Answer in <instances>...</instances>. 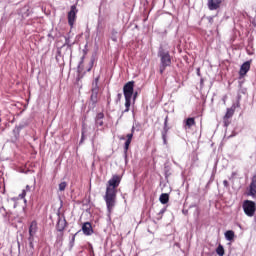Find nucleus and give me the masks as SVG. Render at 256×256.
<instances>
[{"mask_svg":"<svg viewBox=\"0 0 256 256\" xmlns=\"http://www.w3.org/2000/svg\"><path fill=\"white\" fill-rule=\"evenodd\" d=\"M83 137H85V130L84 129L82 130V139H83Z\"/></svg>","mask_w":256,"mask_h":256,"instance_id":"31","label":"nucleus"},{"mask_svg":"<svg viewBox=\"0 0 256 256\" xmlns=\"http://www.w3.org/2000/svg\"><path fill=\"white\" fill-rule=\"evenodd\" d=\"M223 121H224V127H229V125L231 123V122H229V119H223Z\"/></svg>","mask_w":256,"mask_h":256,"instance_id":"27","label":"nucleus"},{"mask_svg":"<svg viewBox=\"0 0 256 256\" xmlns=\"http://www.w3.org/2000/svg\"><path fill=\"white\" fill-rule=\"evenodd\" d=\"M65 229H67V220L65 218H59L56 224V231L61 233V237H63V231H65Z\"/></svg>","mask_w":256,"mask_h":256,"instance_id":"7","label":"nucleus"},{"mask_svg":"<svg viewBox=\"0 0 256 256\" xmlns=\"http://www.w3.org/2000/svg\"><path fill=\"white\" fill-rule=\"evenodd\" d=\"M121 141H125V136L120 137Z\"/></svg>","mask_w":256,"mask_h":256,"instance_id":"33","label":"nucleus"},{"mask_svg":"<svg viewBox=\"0 0 256 256\" xmlns=\"http://www.w3.org/2000/svg\"><path fill=\"white\" fill-rule=\"evenodd\" d=\"M134 89H135V81L127 82L123 87L124 97L133 98Z\"/></svg>","mask_w":256,"mask_h":256,"instance_id":"5","label":"nucleus"},{"mask_svg":"<svg viewBox=\"0 0 256 256\" xmlns=\"http://www.w3.org/2000/svg\"><path fill=\"white\" fill-rule=\"evenodd\" d=\"M195 125H197L195 118H187L184 122V129H191V127H195Z\"/></svg>","mask_w":256,"mask_h":256,"instance_id":"12","label":"nucleus"},{"mask_svg":"<svg viewBox=\"0 0 256 256\" xmlns=\"http://www.w3.org/2000/svg\"><path fill=\"white\" fill-rule=\"evenodd\" d=\"M168 121H169V116H166L165 120H164V130L165 131H169V128L167 127Z\"/></svg>","mask_w":256,"mask_h":256,"instance_id":"22","label":"nucleus"},{"mask_svg":"<svg viewBox=\"0 0 256 256\" xmlns=\"http://www.w3.org/2000/svg\"><path fill=\"white\" fill-rule=\"evenodd\" d=\"M160 203H162V205H167V203H169V194L167 193H163L160 195Z\"/></svg>","mask_w":256,"mask_h":256,"instance_id":"14","label":"nucleus"},{"mask_svg":"<svg viewBox=\"0 0 256 256\" xmlns=\"http://www.w3.org/2000/svg\"><path fill=\"white\" fill-rule=\"evenodd\" d=\"M2 210H3V211H7V210L5 209V207H2Z\"/></svg>","mask_w":256,"mask_h":256,"instance_id":"35","label":"nucleus"},{"mask_svg":"<svg viewBox=\"0 0 256 256\" xmlns=\"http://www.w3.org/2000/svg\"><path fill=\"white\" fill-rule=\"evenodd\" d=\"M104 117H105V114H103V112H100V113L97 114L96 119L103 120Z\"/></svg>","mask_w":256,"mask_h":256,"instance_id":"23","label":"nucleus"},{"mask_svg":"<svg viewBox=\"0 0 256 256\" xmlns=\"http://www.w3.org/2000/svg\"><path fill=\"white\" fill-rule=\"evenodd\" d=\"M121 97H123L122 94H118V99H121Z\"/></svg>","mask_w":256,"mask_h":256,"instance_id":"34","label":"nucleus"},{"mask_svg":"<svg viewBox=\"0 0 256 256\" xmlns=\"http://www.w3.org/2000/svg\"><path fill=\"white\" fill-rule=\"evenodd\" d=\"M235 115V109L234 108H227L226 114L224 115L223 119H231Z\"/></svg>","mask_w":256,"mask_h":256,"instance_id":"15","label":"nucleus"},{"mask_svg":"<svg viewBox=\"0 0 256 256\" xmlns=\"http://www.w3.org/2000/svg\"><path fill=\"white\" fill-rule=\"evenodd\" d=\"M37 233V221H32L29 227V235L33 237Z\"/></svg>","mask_w":256,"mask_h":256,"instance_id":"13","label":"nucleus"},{"mask_svg":"<svg viewBox=\"0 0 256 256\" xmlns=\"http://www.w3.org/2000/svg\"><path fill=\"white\" fill-rule=\"evenodd\" d=\"M33 255H35V250H33L31 248H27L25 256H33Z\"/></svg>","mask_w":256,"mask_h":256,"instance_id":"19","label":"nucleus"},{"mask_svg":"<svg viewBox=\"0 0 256 256\" xmlns=\"http://www.w3.org/2000/svg\"><path fill=\"white\" fill-rule=\"evenodd\" d=\"M96 125L98 127H103V120L96 119Z\"/></svg>","mask_w":256,"mask_h":256,"instance_id":"25","label":"nucleus"},{"mask_svg":"<svg viewBox=\"0 0 256 256\" xmlns=\"http://www.w3.org/2000/svg\"><path fill=\"white\" fill-rule=\"evenodd\" d=\"M65 189H67V182H61L59 184V191H64Z\"/></svg>","mask_w":256,"mask_h":256,"instance_id":"21","label":"nucleus"},{"mask_svg":"<svg viewBox=\"0 0 256 256\" xmlns=\"http://www.w3.org/2000/svg\"><path fill=\"white\" fill-rule=\"evenodd\" d=\"M94 63H95V61L94 60H91L90 61V66H89V68L87 69V71L89 72V71H91L92 69H93V65H94Z\"/></svg>","mask_w":256,"mask_h":256,"instance_id":"26","label":"nucleus"},{"mask_svg":"<svg viewBox=\"0 0 256 256\" xmlns=\"http://www.w3.org/2000/svg\"><path fill=\"white\" fill-rule=\"evenodd\" d=\"M131 99L132 98L125 97V107H126V109L124 110V113H129V109L131 107Z\"/></svg>","mask_w":256,"mask_h":256,"instance_id":"17","label":"nucleus"},{"mask_svg":"<svg viewBox=\"0 0 256 256\" xmlns=\"http://www.w3.org/2000/svg\"><path fill=\"white\" fill-rule=\"evenodd\" d=\"M27 196V190H23L22 193L19 195L20 199H25Z\"/></svg>","mask_w":256,"mask_h":256,"instance_id":"24","label":"nucleus"},{"mask_svg":"<svg viewBox=\"0 0 256 256\" xmlns=\"http://www.w3.org/2000/svg\"><path fill=\"white\" fill-rule=\"evenodd\" d=\"M28 241H29L28 249L35 250V246L33 245V237L30 236V237L28 238Z\"/></svg>","mask_w":256,"mask_h":256,"instance_id":"20","label":"nucleus"},{"mask_svg":"<svg viewBox=\"0 0 256 256\" xmlns=\"http://www.w3.org/2000/svg\"><path fill=\"white\" fill-rule=\"evenodd\" d=\"M225 237L227 241H233V239H235V232H233L232 230H228L225 233Z\"/></svg>","mask_w":256,"mask_h":256,"instance_id":"16","label":"nucleus"},{"mask_svg":"<svg viewBox=\"0 0 256 256\" xmlns=\"http://www.w3.org/2000/svg\"><path fill=\"white\" fill-rule=\"evenodd\" d=\"M223 3L222 0H208V9L210 11H217L219 7H221V4Z\"/></svg>","mask_w":256,"mask_h":256,"instance_id":"8","label":"nucleus"},{"mask_svg":"<svg viewBox=\"0 0 256 256\" xmlns=\"http://www.w3.org/2000/svg\"><path fill=\"white\" fill-rule=\"evenodd\" d=\"M133 133H135V127L132 128V132L126 135V142L124 144V152L127 153L129 151V146L131 145V141H133Z\"/></svg>","mask_w":256,"mask_h":256,"instance_id":"9","label":"nucleus"},{"mask_svg":"<svg viewBox=\"0 0 256 256\" xmlns=\"http://www.w3.org/2000/svg\"><path fill=\"white\" fill-rule=\"evenodd\" d=\"M248 196L256 197V177L252 178V181L249 186Z\"/></svg>","mask_w":256,"mask_h":256,"instance_id":"11","label":"nucleus"},{"mask_svg":"<svg viewBox=\"0 0 256 256\" xmlns=\"http://www.w3.org/2000/svg\"><path fill=\"white\" fill-rule=\"evenodd\" d=\"M121 179V175L115 174L107 182L104 201L106 202L108 213L113 212L117 203V187L121 185Z\"/></svg>","mask_w":256,"mask_h":256,"instance_id":"1","label":"nucleus"},{"mask_svg":"<svg viewBox=\"0 0 256 256\" xmlns=\"http://www.w3.org/2000/svg\"><path fill=\"white\" fill-rule=\"evenodd\" d=\"M243 211L247 217H253L255 215L256 211V204L254 201L251 200H245L242 204Z\"/></svg>","mask_w":256,"mask_h":256,"instance_id":"3","label":"nucleus"},{"mask_svg":"<svg viewBox=\"0 0 256 256\" xmlns=\"http://www.w3.org/2000/svg\"><path fill=\"white\" fill-rule=\"evenodd\" d=\"M26 191H31V187H29V185L26 186Z\"/></svg>","mask_w":256,"mask_h":256,"instance_id":"30","label":"nucleus"},{"mask_svg":"<svg viewBox=\"0 0 256 256\" xmlns=\"http://www.w3.org/2000/svg\"><path fill=\"white\" fill-rule=\"evenodd\" d=\"M77 13H79L77 6L72 5L67 15L68 25L71 27V29H73V25H75V21H77Z\"/></svg>","mask_w":256,"mask_h":256,"instance_id":"4","label":"nucleus"},{"mask_svg":"<svg viewBox=\"0 0 256 256\" xmlns=\"http://www.w3.org/2000/svg\"><path fill=\"white\" fill-rule=\"evenodd\" d=\"M252 23H253V26L256 27V17L253 19Z\"/></svg>","mask_w":256,"mask_h":256,"instance_id":"29","label":"nucleus"},{"mask_svg":"<svg viewBox=\"0 0 256 256\" xmlns=\"http://www.w3.org/2000/svg\"><path fill=\"white\" fill-rule=\"evenodd\" d=\"M223 185H224L225 187H229V182H228L227 180H224V181H223Z\"/></svg>","mask_w":256,"mask_h":256,"instance_id":"28","label":"nucleus"},{"mask_svg":"<svg viewBox=\"0 0 256 256\" xmlns=\"http://www.w3.org/2000/svg\"><path fill=\"white\" fill-rule=\"evenodd\" d=\"M216 253L219 256L225 255V248H223V245H221V244L218 245V247L216 248Z\"/></svg>","mask_w":256,"mask_h":256,"instance_id":"18","label":"nucleus"},{"mask_svg":"<svg viewBox=\"0 0 256 256\" xmlns=\"http://www.w3.org/2000/svg\"><path fill=\"white\" fill-rule=\"evenodd\" d=\"M82 231L86 236L91 235L93 233V226L91 225V222H85L82 225Z\"/></svg>","mask_w":256,"mask_h":256,"instance_id":"10","label":"nucleus"},{"mask_svg":"<svg viewBox=\"0 0 256 256\" xmlns=\"http://www.w3.org/2000/svg\"><path fill=\"white\" fill-rule=\"evenodd\" d=\"M250 69H251V62H249V61L244 62L241 65L240 71H239L240 79H243V77H245L247 75V73H249Z\"/></svg>","mask_w":256,"mask_h":256,"instance_id":"6","label":"nucleus"},{"mask_svg":"<svg viewBox=\"0 0 256 256\" xmlns=\"http://www.w3.org/2000/svg\"><path fill=\"white\" fill-rule=\"evenodd\" d=\"M73 241H75V236H73Z\"/></svg>","mask_w":256,"mask_h":256,"instance_id":"36","label":"nucleus"},{"mask_svg":"<svg viewBox=\"0 0 256 256\" xmlns=\"http://www.w3.org/2000/svg\"><path fill=\"white\" fill-rule=\"evenodd\" d=\"M198 75H199V70H198Z\"/></svg>","mask_w":256,"mask_h":256,"instance_id":"37","label":"nucleus"},{"mask_svg":"<svg viewBox=\"0 0 256 256\" xmlns=\"http://www.w3.org/2000/svg\"><path fill=\"white\" fill-rule=\"evenodd\" d=\"M158 56L161 61L160 74L163 75V73H165V69H167V67H171V54H169V51H165L163 48H160Z\"/></svg>","mask_w":256,"mask_h":256,"instance_id":"2","label":"nucleus"},{"mask_svg":"<svg viewBox=\"0 0 256 256\" xmlns=\"http://www.w3.org/2000/svg\"><path fill=\"white\" fill-rule=\"evenodd\" d=\"M6 217H11V213L10 212H6Z\"/></svg>","mask_w":256,"mask_h":256,"instance_id":"32","label":"nucleus"}]
</instances>
